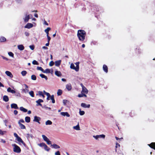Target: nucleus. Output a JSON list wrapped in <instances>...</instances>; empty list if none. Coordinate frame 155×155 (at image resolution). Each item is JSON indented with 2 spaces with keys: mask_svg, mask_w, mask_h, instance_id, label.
I'll use <instances>...</instances> for the list:
<instances>
[{
  "mask_svg": "<svg viewBox=\"0 0 155 155\" xmlns=\"http://www.w3.org/2000/svg\"><path fill=\"white\" fill-rule=\"evenodd\" d=\"M86 35V33L84 30H79L78 31L77 36L80 41L84 40Z\"/></svg>",
  "mask_w": 155,
  "mask_h": 155,
  "instance_id": "f257e3e1",
  "label": "nucleus"
},
{
  "mask_svg": "<svg viewBox=\"0 0 155 155\" xmlns=\"http://www.w3.org/2000/svg\"><path fill=\"white\" fill-rule=\"evenodd\" d=\"M12 146L14 147L13 150L14 152L17 153H20L21 152V149L20 147L15 144H12Z\"/></svg>",
  "mask_w": 155,
  "mask_h": 155,
  "instance_id": "f03ea898",
  "label": "nucleus"
},
{
  "mask_svg": "<svg viewBox=\"0 0 155 155\" xmlns=\"http://www.w3.org/2000/svg\"><path fill=\"white\" fill-rule=\"evenodd\" d=\"M17 140L19 142L21 143L25 147L26 146V144L23 141V140H22V139H21V138L18 136V137L16 138Z\"/></svg>",
  "mask_w": 155,
  "mask_h": 155,
  "instance_id": "7ed1b4c3",
  "label": "nucleus"
},
{
  "mask_svg": "<svg viewBox=\"0 0 155 155\" xmlns=\"http://www.w3.org/2000/svg\"><path fill=\"white\" fill-rule=\"evenodd\" d=\"M41 120V118L35 116L34 117V119L33 120L34 121H35L38 122V124H40V122L39 121Z\"/></svg>",
  "mask_w": 155,
  "mask_h": 155,
  "instance_id": "20e7f679",
  "label": "nucleus"
},
{
  "mask_svg": "<svg viewBox=\"0 0 155 155\" xmlns=\"http://www.w3.org/2000/svg\"><path fill=\"white\" fill-rule=\"evenodd\" d=\"M43 100L41 99H39L36 102V103H37V106H40L41 107L42 106V105L41 104V103L43 102Z\"/></svg>",
  "mask_w": 155,
  "mask_h": 155,
  "instance_id": "39448f33",
  "label": "nucleus"
},
{
  "mask_svg": "<svg viewBox=\"0 0 155 155\" xmlns=\"http://www.w3.org/2000/svg\"><path fill=\"white\" fill-rule=\"evenodd\" d=\"M33 26V25L31 23H28L26 25L25 27L26 28L29 29L32 28Z\"/></svg>",
  "mask_w": 155,
  "mask_h": 155,
  "instance_id": "423d86ee",
  "label": "nucleus"
},
{
  "mask_svg": "<svg viewBox=\"0 0 155 155\" xmlns=\"http://www.w3.org/2000/svg\"><path fill=\"white\" fill-rule=\"evenodd\" d=\"M11 107L12 108H14L15 109H19L18 107L16 104H12L11 105Z\"/></svg>",
  "mask_w": 155,
  "mask_h": 155,
  "instance_id": "0eeeda50",
  "label": "nucleus"
},
{
  "mask_svg": "<svg viewBox=\"0 0 155 155\" xmlns=\"http://www.w3.org/2000/svg\"><path fill=\"white\" fill-rule=\"evenodd\" d=\"M148 145L151 148L155 150V142H152Z\"/></svg>",
  "mask_w": 155,
  "mask_h": 155,
  "instance_id": "6e6552de",
  "label": "nucleus"
},
{
  "mask_svg": "<svg viewBox=\"0 0 155 155\" xmlns=\"http://www.w3.org/2000/svg\"><path fill=\"white\" fill-rule=\"evenodd\" d=\"M81 106L84 108H89L90 105L89 104L87 105L85 103H82L81 104Z\"/></svg>",
  "mask_w": 155,
  "mask_h": 155,
  "instance_id": "1a4fd4ad",
  "label": "nucleus"
},
{
  "mask_svg": "<svg viewBox=\"0 0 155 155\" xmlns=\"http://www.w3.org/2000/svg\"><path fill=\"white\" fill-rule=\"evenodd\" d=\"M88 92V91L87 89L86 88V87L85 86L84 87H83L81 91V93H84L87 94Z\"/></svg>",
  "mask_w": 155,
  "mask_h": 155,
  "instance_id": "9d476101",
  "label": "nucleus"
},
{
  "mask_svg": "<svg viewBox=\"0 0 155 155\" xmlns=\"http://www.w3.org/2000/svg\"><path fill=\"white\" fill-rule=\"evenodd\" d=\"M5 73L9 77L11 78H12L13 77V75L12 74V73L8 71H6Z\"/></svg>",
  "mask_w": 155,
  "mask_h": 155,
  "instance_id": "9b49d317",
  "label": "nucleus"
},
{
  "mask_svg": "<svg viewBox=\"0 0 155 155\" xmlns=\"http://www.w3.org/2000/svg\"><path fill=\"white\" fill-rule=\"evenodd\" d=\"M70 68L71 69L75 70L76 71H78V68H76L75 67L74 64L71 63L70 65Z\"/></svg>",
  "mask_w": 155,
  "mask_h": 155,
  "instance_id": "f8f14e48",
  "label": "nucleus"
},
{
  "mask_svg": "<svg viewBox=\"0 0 155 155\" xmlns=\"http://www.w3.org/2000/svg\"><path fill=\"white\" fill-rule=\"evenodd\" d=\"M18 48L20 50L22 51L24 49L25 47L22 45H20L18 46Z\"/></svg>",
  "mask_w": 155,
  "mask_h": 155,
  "instance_id": "ddd939ff",
  "label": "nucleus"
},
{
  "mask_svg": "<svg viewBox=\"0 0 155 155\" xmlns=\"http://www.w3.org/2000/svg\"><path fill=\"white\" fill-rule=\"evenodd\" d=\"M61 60H59L58 61H56L55 62V64L56 66H59L61 64Z\"/></svg>",
  "mask_w": 155,
  "mask_h": 155,
  "instance_id": "4468645a",
  "label": "nucleus"
},
{
  "mask_svg": "<svg viewBox=\"0 0 155 155\" xmlns=\"http://www.w3.org/2000/svg\"><path fill=\"white\" fill-rule=\"evenodd\" d=\"M103 70L106 73H107L108 72V67L105 64H104L103 67Z\"/></svg>",
  "mask_w": 155,
  "mask_h": 155,
  "instance_id": "2eb2a0df",
  "label": "nucleus"
},
{
  "mask_svg": "<svg viewBox=\"0 0 155 155\" xmlns=\"http://www.w3.org/2000/svg\"><path fill=\"white\" fill-rule=\"evenodd\" d=\"M61 114L64 116H66L67 117H69L70 115L67 112H61Z\"/></svg>",
  "mask_w": 155,
  "mask_h": 155,
  "instance_id": "dca6fc26",
  "label": "nucleus"
},
{
  "mask_svg": "<svg viewBox=\"0 0 155 155\" xmlns=\"http://www.w3.org/2000/svg\"><path fill=\"white\" fill-rule=\"evenodd\" d=\"M7 91L8 92H10L12 94H15V91L13 90L10 87L8 88Z\"/></svg>",
  "mask_w": 155,
  "mask_h": 155,
  "instance_id": "f3484780",
  "label": "nucleus"
},
{
  "mask_svg": "<svg viewBox=\"0 0 155 155\" xmlns=\"http://www.w3.org/2000/svg\"><path fill=\"white\" fill-rule=\"evenodd\" d=\"M66 87V89L69 91H70L71 89V86L70 84H67Z\"/></svg>",
  "mask_w": 155,
  "mask_h": 155,
  "instance_id": "a211bd4d",
  "label": "nucleus"
},
{
  "mask_svg": "<svg viewBox=\"0 0 155 155\" xmlns=\"http://www.w3.org/2000/svg\"><path fill=\"white\" fill-rule=\"evenodd\" d=\"M3 100L5 102H8L9 101L8 97L6 95H4L3 97Z\"/></svg>",
  "mask_w": 155,
  "mask_h": 155,
  "instance_id": "6ab92c4d",
  "label": "nucleus"
},
{
  "mask_svg": "<svg viewBox=\"0 0 155 155\" xmlns=\"http://www.w3.org/2000/svg\"><path fill=\"white\" fill-rule=\"evenodd\" d=\"M6 38L3 36L0 37V42H4L6 41Z\"/></svg>",
  "mask_w": 155,
  "mask_h": 155,
  "instance_id": "aec40b11",
  "label": "nucleus"
},
{
  "mask_svg": "<svg viewBox=\"0 0 155 155\" xmlns=\"http://www.w3.org/2000/svg\"><path fill=\"white\" fill-rule=\"evenodd\" d=\"M51 146L53 147L55 149H58L60 148V146L55 143H54L52 145H51Z\"/></svg>",
  "mask_w": 155,
  "mask_h": 155,
  "instance_id": "412c9836",
  "label": "nucleus"
},
{
  "mask_svg": "<svg viewBox=\"0 0 155 155\" xmlns=\"http://www.w3.org/2000/svg\"><path fill=\"white\" fill-rule=\"evenodd\" d=\"M55 74L58 76L60 77L61 75V74L60 71H56L55 72Z\"/></svg>",
  "mask_w": 155,
  "mask_h": 155,
  "instance_id": "4be33fe9",
  "label": "nucleus"
},
{
  "mask_svg": "<svg viewBox=\"0 0 155 155\" xmlns=\"http://www.w3.org/2000/svg\"><path fill=\"white\" fill-rule=\"evenodd\" d=\"M20 110L21 111H23L24 112H26L28 110L23 107H20Z\"/></svg>",
  "mask_w": 155,
  "mask_h": 155,
  "instance_id": "5701e85b",
  "label": "nucleus"
},
{
  "mask_svg": "<svg viewBox=\"0 0 155 155\" xmlns=\"http://www.w3.org/2000/svg\"><path fill=\"white\" fill-rule=\"evenodd\" d=\"M30 19L29 15H26L24 19V21L25 22H27Z\"/></svg>",
  "mask_w": 155,
  "mask_h": 155,
  "instance_id": "b1692460",
  "label": "nucleus"
},
{
  "mask_svg": "<svg viewBox=\"0 0 155 155\" xmlns=\"http://www.w3.org/2000/svg\"><path fill=\"white\" fill-rule=\"evenodd\" d=\"M25 121L27 123H29L30 121V117H26L25 118Z\"/></svg>",
  "mask_w": 155,
  "mask_h": 155,
  "instance_id": "393cba45",
  "label": "nucleus"
},
{
  "mask_svg": "<svg viewBox=\"0 0 155 155\" xmlns=\"http://www.w3.org/2000/svg\"><path fill=\"white\" fill-rule=\"evenodd\" d=\"M19 125L21 129H26L25 126L21 123H20V124H19Z\"/></svg>",
  "mask_w": 155,
  "mask_h": 155,
  "instance_id": "a878e982",
  "label": "nucleus"
},
{
  "mask_svg": "<svg viewBox=\"0 0 155 155\" xmlns=\"http://www.w3.org/2000/svg\"><path fill=\"white\" fill-rule=\"evenodd\" d=\"M62 93V91L61 89H58L57 92V94L58 96L61 95Z\"/></svg>",
  "mask_w": 155,
  "mask_h": 155,
  "instance_id": "bb28decb",
  "label": "nucleus"
},
{
  "mask_svg": "<svg viewBox=\"0 0 155 155\" xmlns=\"http://www.w3.org/2000/svg\"><path fill=\"white\" fill-rule=\"evenodd\" d=\"M40 76L42 78H44L46 80H48V78L46 76H45L44 74H40Z\"/></svg>",
  "mask_w": 155,
  "mask_h": 155,
  "instance_id": "cd10ccee",
  "label": "nucleus"
},
{
  "mask_svg": "<svg viewBox=\"0 0 155 155\" xmlns=\"http://www.w3.org/2000/svg\"><path fill=\"white\" fill-rule=\"evenodd\" d=\"M51 28L50 27H48L45 30V31L47 34V35H48L49 34V31L51 30Z\"/></svg>",
  "mask_w": 155,
  "mask_h": 155,
  "instance_id": "c85d7f7f",
  "label": "nucleus"
},
{
  "mask_svg": "<svg viewBox=\"0 0 155 155\" xmlns=\"http://www.w3.org/2000/svg\"><path fill=\"white\" fill-rule=\"evenodd\" d=\"M51 99L52 100V102L53 103H54L55 102V101L54 99V95H52L51 96Z\"/></svg>",
  "mask_w": 155,
  "mask_h": 155,
  "instance_id": "c756f323",
  "label": "nucleus"
},
{
  "mask_svg": "<svg viewBox=\"0 0 155 155\" xmlns=\"http://www.w3.org/2000/svg\"><path fill=\"white\" fill-rule=\"evenodd\" d=\"M52 124V122L50 120H48L45 122V124L46 125H51Z\"/></svg>",
  "mask_w": 155,
  "mask_h": 155,
  "instance_id": "7c9ffc66",
  "label": "nucleus"
},
{
  "mask_svg": "<svg viewBox=\"0 0 155 155\" xmlns=\"http://www.w3.org/2000/svg\"><path fill=\"white\" fill-rule=\"evenodd\" d=\"M50 70L48 68L46 69L45 71L44 70V71H43V73H50Z\"/></svg>",
  "mask_w": 155,
  "mask_h": 155,
  "instance_id": "2f4dec72",
  "label": "nucleus"
},
{
  "mask_svg": "<svg viewBox=\"0 0 155 155\" xmlns=\"http://www.w3.org/2000/svg\"><path fill=\"white\" fill-rule=\"evenodd\" d=\"M42 137L43 139V140L45 141H46L48 139H49L45 135H42Z\"/></svg>",
  "mask_w": 155,
  "mask_h": 155,
  "instance_id": "473e14b6",
  "label": "nucleus"
},
{
  "mask_svg": "<svg viewBox=\"0 0 155 155\" xmlns=\"http://www.w3.org/2000/svg\"><path fill=\"white\" fill-rule=\"evenodd\" d=\"M85 114V112L84 111H81V109H79V114L81 115H83Z\"/></svg>",
  "mask_w": 155,
  "mask_h": 155,
  "instance_id": "72a5a7b5",
  "label": "nucleus"
},
{
  "mask_svg": "<svg viewBox=\"0 0 155 155\" xmlns=\"http://www.w3.org/2000/svg\"><path fill=\"white\" fill-rule=\"evenodd\" d=\"M74 129L77 130H80V127L78 124L76 126H74Z\"/></svg>",
  "mask_w": 155,
  "mask_h": 155,
  "instance_id": "f704fd0d",
  "label": "nucleus"
},
{
  "mask_svg": "<svg viewBox=\"0 0 155 155\" xmlns=\"http://www.w3.org/2000/svg\"><path fill=\"white\" fill-rule=\"evenodd\" d=\"M120 147V145L119 143H118L117 142H116V146H115V148H116L115 151H116V152H117V148L118 147L119 148Z\"/></svg>",
  "mask_w": 155,
  "mask_h": 155,
  "instance_id": "c9c22d12",
  "label": "nucleus"
},
{
  "mask_svg": "<svg viewBox=\"0 0 155 155\" xmlns=\"http://www.w3.org/2000/svg\"><path fill=\"white\" fill-rule=\"evenodd\" d=\"M38 145L41 147H45V146L46 145V144L44 143H39Z\"/></svg>",
  "mask_w": 155,
  "mask_h": 155,
  "instance_id": "e433bc0d",
  "label": "nucleus"
},
{
  "mask_svg": "<svg viewBox=\"0 0 155 155\" xmlns=\"http://www.w3.org/2000/svg\"><path fill=\"white\" fill-rule=\"evenodd\" d=\"M44 147L45 149V150H46L48 151H49L50 149V148L48 147L46 144V145H45V147Z\"/></svg>",
  "mask_w": 155,
  "mask_h": 155,
  "instance_id": "4c0bfd02",
  "label": "nucleus"
},
{
  "mask_svg": "<svg viewBox=\"0 0 155 155\" xmlns=\"http://www.w3.org/2000/svg\"><path fill=\"white\" fill-rule=\"evenodd\" d=\"M31 79L33 80H35L36 79V77L35 75H32L31 76Z\"/></svg>",
  "mask_w": 155,
  "mask_h": 155,
  "instance_id": "58836bf2",
  "label": "nucleus"
},
{
  "mask_svg": "<svg viewBox=\"0 0 155 155\" xmlns=\"http://www.w3.org/2000/svg\"><path fill=\"white\" fill-rule=\"evenodd\" d=\"M21 73L22 76H25L27 72L25 71H22Z\"/></svg>",
  "mask_w": 155,
  "mask_h": 155,
  "instance_id": "ea45409f",
  "label": "nucleus"
},
{
  "mask_svg": "<svg viewBox=\"0 0 155 155\" xmlns=\"http://www.w3.org/2000/svg\"><path fill=\"white\" fill-rule=\"evenodd\" d=\"M29 94L32 97H34V93L33 91H31L29 92Z\"/></svg>",
  "mask_w": 155,
  "mask_h": 155,
  "instance_id": "a19ab883",
  "label": "nucleus"
},
{
  "mask_svg": "<svg viewBox=\"0 0 155 155\" xmlns=\"http://www.w3.org/2000/svg\"><path fill=\"white\" fill-rule=\"evenodd\" d=\"M37 69L38 70H40L43 72L44 71V69L41 67H37Z\"/></svg>",
  "mask_w": 155,
  "mask_h": 155,
  "instance_id": "79ce46f5",
  "label": "nucleus"
},
{
  "mask_svg": "<svg viewBox=\"0 0 155 155\" xmlns=\"http://www.w3.org/2000/svg\"><path fill=\"white\" fill-rule=\"evenodd\" d=\"M27 137L28 138H29L30 137L32 138L33 137L32 135L31 134H27Z\"/></svg>",
  "mask_w": 155,
  "mask_h": 155,
  "instance_id": "37998d69",
  "label": "nucleus"
},
{
  "mask_svg": "<svg viewBox=\"0 0 155 155\" xmlns=\"http://www.w3.org/2000/svg\"><path fill=\"white\" fill-rule=\"evenodd\" d=\"M8 55L10 56H11L12 57H14V54L13 53L11 52H8Z\"/></svg>",
  "mask_w": 155,
  "mask_h": 155,
  "instance_id": "c03bdc74",
  "label": "nucleus"
},
{
  "mask_svg": "<svg viewBox=\"0 0 155 155\" xmlns=\"http://www.w3.org/2000/svg\"><path fill=\"white\" fill-rule=\"evenodd\" d=\"M32 63L34 65H38L39 64L37 61L35 60L33 61Z\"/></svg>",
  "mask_w": 155,
  "mask_h": 155,
  "instance_id": "a18cd8bd",
  "label": "nucleus"
},
{
  "mask_svg": "<svg viewBox=\"0 0 155 155\" xmlns=\"http://www.w3.org/2000/svg\"><path fill=\"white\" fill-rule=\"evenodd\" d=\"M130 114L131 117H133L135 115L134 111H131L130 113Z\"/></svg>",
  "mask_w": 155,
  "mask_h": 155,
  "instance_id": "49530a36",
  "label": "nucleus"
},
{
  "mask_svg": "<svg viewBox=\"0 0 155 155\" xmlns=\"http://www.w3.org/2000/svg\"><path fill=\"white\" fill-rule=\"evenodd\" d=\"M15 95L17 97H20L21 94L19 92H15Z\"/></svg>",
  "mask_w": 155,
  "mask_h": 155,
  "instance_id": "de8ad7c7",
  "label": "nucleus"
},
{
  "mask_svg": "<svg viewBox=\"0 0 155 155\" xmlns=\"http://www.w3.org/2000/svg\"><path fill=\"white\" fill-rule=\"evenodd\" d=\"M79 62H77L75 63V64L76 65V68H78V71H79Z\"/></svg>",
  "mask_w": 155,
  "mask_h": 155,
  "instance_id": "09e8293b",
  "label": "nucleus"
},
{
  "mask_svg": "<svg viewBox=\"0 0 155 155\" xmlns=\"http://www.w3.org/2000/svg\"><path fill=\"white\" fill-rule=\"evenodd\" d=\"M54 64V62L53 61H51L49 63V65L50 66H53Z\"/></svg>",
  "mask_w": 155,
  "mask_h": 155,
  "instance_id": "8fccbe9b",
  "label": "nucleus"
},
{
  "mask_svg": "<svg viewBox=\"0 0 155 155\" xmlns=\"http://www.w3.org/2000/svg\"><path fill=\"white\" fill-rule=\"evenodd\" d=\"M46 142L47 143L48 145H50L51 144V141H50L49 139H48L47 140Z\"/></svg>",
  "mask_w": 155,
  "mask_h": 155,
  "instance_id": "3c124183",
  "label": "nucleus"
},
{
  "mask_svg": "<svg viewBox=\"0 0 155 155\" xmlns=\"http://www.w3.org/2000/svg\"><path fill=\"white\" fill-rule=\"evenodd\" d=\"M29 47L31 50H33L34 49L35 46L34 45H31L29 46Z\"/></svg>",
  "mask_w": 155,
  "mask_h": 155,
  "instance_id": "603ef678",
  "label": "nucleus"
},
{
  "mask_svg": "<svg viewBox=\"0 0 155 155\" xmlns=\"http://www.w3.org/2000/svg\"><path fill=\"white\" fill-rule=\"evenodd\" d=\"M25 122V121H24V120L22 119H21L18 122V124H20V123H24Z\"/></svg>",
  "mask_w": 155,
  "mask_h": 155,
  "instance_id": "864d4df0",
  "label": "nucleus"
},
{
  "mask_svg": "<svg viewBox=\"0 0 155 155\" xmlns=\"http://www.w3.org/2000/svg\"><path fill=\"white\" fill-rule=\"evenodd\" d=\"M84 94H83V93H82L81 94H79L78 95V97H83V95Z\"/></svg>",
  "mask_w": 155,
  "mask_h": 155,
  "instance_id": "5fc2aeb1",
  "label": "nucleus"
},
{
  "mask_svg": "<svg viewBox=\"0 0 155 155\" xmlns=\"http://www.w3.org/2000/svg\"><path fill=\"white\" fill-rule=\"evenodd\" d=\"M47 36L48 38V42H49L50 40H51V38L48 35H47Z\"/></svg>",
  "mask_w": 155,
  "mask_h": 155,
  "instance_id": "6e6d98bb",
  "label": "nucleus"
},
{
  "mask_svg": "<svg viewBox=\"0 0 155 155\" xmlns=\"http://www.w3.org/2000/svg\"><path fill=\"white\" fill-rule=\"evenodd\" d=\"M38 93V95L40 96H41L43 94L42 92L41 91H39Z\"/></svg>",
  "mask_w": 155,
  "mask_h": 155,
  "instance_id": "4d7b16f0",
  "label": "nucleus"
},
{
  "mask_svg": "<svg viewBox=\"0 0 155 155\" xmlns=\"http://www.w3.org/2000/svg\"><path fill=\"white\" fill-rule=\"evenodd\" d=\"M55 155H60V153L59 151H58L57 152L55 153Z\"/></svg>",
  "mask_w": 155,
  "mask_h": 155,
  "instance_id": "13d9d810",
  "label": "nucleus"
},
{
  "mask_svg": "<svg viewBox=\"0 0 155 155\" xmlns=\"http://www.w3.org/2000/svg\"><path fill=\"white\" fill-rule=\"evenodd\" d=\"M45 94L47 96V97H51V95L49 93L47 92H45Z\"/></svg>",
  "mask_w": 155,
  "mask_h": 155,
  "instance_id": "bf43d9fd",
  "label": "nucleus"
},
{
  "mask_svg": "<svg viewBox=\"0 0 155 155\" xmlns=\"http://www.w3.org/2000/svg\"><path fill=\"white\" fill-rule=\"evenodd\" d=\"M14 114L15 115H16L18 113V112L17 110H15L14 111Z\"/></svg>",
  "mask_w": 155,
  "mask_h": 155,
  "instance_id": "052dcab7",
  "label": "nucleus"
},
{
  "mask_svg": "<svg viewBox=\"0 0 155 155\" xmlns=\"http://www.w3.org/2000/svg\"><path fill=\"white\" fill-rule=\"evenodd\" d=\"M96 139H97L99 137V135H97L96 136H93Z\"/></svg>",
  "mask_w": 155,
  "mask_h": 155,
  "instance_id": "680f3d73",
  "label": "nucleus"
},
{
  "mask_svg": "<svg viewBox=\"0 0 155 155\" xmlns=\"http://www.w3.org/2000/svg\"><path fill=\"white\" fill-rule=\"evenodd\" d=\"M99 137H102L104 138L105 137V135L104 134H101L99 135Z\"/></svg>",
  "mask_w": 155,
  "mask_h": 155,
  "instance_id": "e2e57ef3",
  "label": "nucleus"
},
{
  "mask_svg": "<svg viewBox=\"0 0 155 155\" xmlns=\"http://www.w3.org/2000/svg\"><path fill=\"white\" fill-rule=\"evenodd\" d=\"M14 135L16 138H17L19 136L16 133H14Z\"/></svg>",
  "mask_w": 155,
  "mask_h": 155,
  "instance_id": "0e129e2a",
  "label": "nucleus"
},
{
  "mask_svg": "<svg viewBox=\"0 0 155 155\" xmlns=\"http://www.w3.org/2000/svg\"><path fill=\"white\" fill-rule=\"evenodd\" d=\"M25 35L26 36H28L29 35V34L28 32H25Z\"/></svg>",
  "mask_w": 155,
  "mask_h": 155,
  "instance_id": "69168bd1",
  "label": "nucleus"
},
{
  "mask_svg": "<svg viewBox=\"0 0 155 155\" xmlns=\"http://www.w3.org/2000/svg\"><path fill=\"white\" fill-rule=\"evenodd\" d=\"M4 134V132L1 130L0 129V134L3 135Z\"/></svg>",
  "mask_w": 155,
  "mask_h": 155,
  "instance_id": "338daca9",
  "label": "nucleus"
},
{
  "mask_svg": "<svg viewBox=\"0 0 155 155\" xmlns=\"http://www.w3.org/2000/svg\"><path fill=\"white\" fill-rule=\"evenodd\" d=\"M67 101V100H63V104L64 105H65L66 104Z\"/></svg>",
  "mask_w": 155,
  "mask_h": 155,
  "instance_id": "774afa93",
  "label": "nucleus"
}]
</instances>
